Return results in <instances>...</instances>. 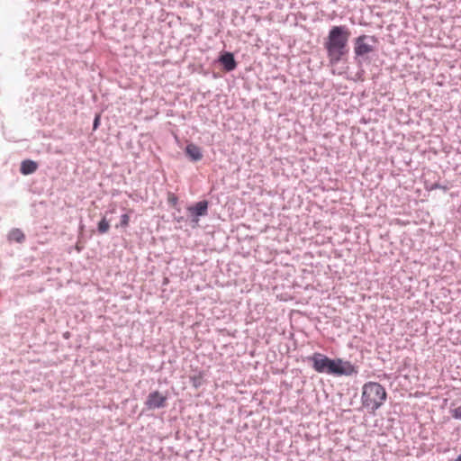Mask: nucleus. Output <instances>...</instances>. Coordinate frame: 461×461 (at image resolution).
I'll list each match as a JSON object with an SVG mask.
<instances>
[{"mask_svg": "<svg viewBox=\"0 0 461 461\" xmlns=\"http://www.w3.org/2000/svg\"><path fill=\"white\" fill-rule=\"evenodd\" d=\"M351 32L346 25L332 26L323 43L330 65L339 64L348 53Z\"/></svg>", "mask_w": 461, "mask_h": 461, "instance_id": "obj_1", "label": "nucleus"}, {"mask_svg": "<svg viewBox=\"0 0 461 461\" xmlns=\"http://www.w3.org/2000/svg\"><path fill=\"white\" fill-rule=\"evenodd\" d=\"M387 393L383 385L376 382H367L362 387L361 402L369 413L375 411L384 403Z\"/></svg>", "mask_w": 461, "mask_h": 461, "instance_id": "obj_2", "label": "nucleus"}, {"mask_svg": "<svg viewBox=\"0 0 461 461\" xmlns=\"http://www.w3.org/2000/svg\"><path fill=\"white\" fill-rule=\"evenodd\" d=\"M378 40L374 35L362 34L354 40L355 60L361 65L365 56L375 51Z\"/></svg>", "mask_w": 461, "mask_h": 461, "instance_id": "obj_3", "label": "nucleus"}, {"mask_svg": "<svg viewBox=\"0 0 461 461\" xmlns=\"http://www.w3.org/2000/svg\"><path fill=\"white\" fill-rule=\"evenodd\" d=\"M306 360L312 364V368L317 373L332 375L333 358H330L322 353L315 352L312 356H308Z\"/></svg>", "mask_w": 461, "mask_h": 461, "instance_id": "obj_4", "label": "nucleus"}, {"mask_svg": "<svg viewBox=\"0 0 461 461\" xmlns=\"http://www.w3.org/2000/svg\"><path fill=\"white\" fill-rule=\"evenodd\" d=\"M209 202L202 200L187 207L188 218L193 228L199 223V218L208 214Z\"/></svg>", "mask_w": 461, "mask_h": 461, "instance_id": "obj_5", "label": "nucleus"}, {"mask_svg": "<svg viewBox=\"0 0 461 461\" xmlns=\"http://www.w3.org/2000/svg\"><path fill=\"white\" fill-rule=\"evenodd\" d=\"M332 375L334 376H351L357 375V366L352 365L349 361L343 360L342 358H333Z\"/></svg>", "mask_w": 461, "mask_h": 461, "instance_id": "obj_6", "label": "nucleus"}, {"mask_svg": "<svg viewBox=\"0 0 461 461\" xmlns=\"http://www.w3.org/2000/svg\"><path fill=\"white\" fill-rule=\"evenodd\" d=\"M167 396L158 391H154L149 393L145 401V406L148 410L165 408L167 406Z\"/></svg>", "mask_w": 461, "mask_h": 461, "instance_id": "obj_7", "label": "nucleus"}, {"mask_svg": "<svg viewBox=\"0 0 461 461\" xmlns=\"http://www.w3.org/2000/svg\"><path fill=\"white\" fill-rule=\"evenodd\" d=\"M218 62L226 72L235 70L238 65L235 60L234 54L230 51L221 52L218 58Z\"/></svg>", "mask_w": 461, "mask_h": 461, "instance_id": "obj_8", "label": "nucleus"}, {"mask_svg": "<svg viewBox=\"0 0 461 461\" xmlns=\"http://www.w3.org/2000/svg\"><path fill=\"white\" fill-rule=\"evenodd\" d=\"M185 151L186 156L192 161H199L203 158V153L200 147L194 143L187 144Z\"/></svg>", "mask_w": 461, "mask_h": 461, "instance_id": "obj_9", "label": "nucleus"}, {"mask_svg": "<svg viewBox=\"0 0 461 461\" xmlns=\"http://www.w3.org/2000/svg\"><path fill=\"white\" fill-rule=\"evenodd\" d=\"M38 169V163L32 159H24L21 163L20 172L24 175L33 174Z\"/></svg>", "mask_w": 461, "mask_h": 461, "instance_id": "obj_10", "label": "nucleus"}, {"mask_svg": "<svg viewBox=\"0 0 461 461\" xmlns=\"http://www.w3.org/2000/svg\"><path fill=\"white\" fill-rule=\"evenodd\" d=\"M8 239L22 243L25 240V235L20 229H13L8 234Z\"/></svg>", "mask_w": 461, "mask_h": 461, "instance_id": "obj_11", "label": "nucleus"}, {"mask_svg": "<svg viewBox=\"0 0 461 461\" xmlns=\"http://www.w3.org/2000/svg\"><path fill=\"white\" fill-rule=\"evenodd\" d=\"M189 380H190L192 385L195 389H198L199 387H201L203 384V382H204L203 372H198L197 374L190 375Z\"/></svg>", "mask_w": 461, "mask_h": 461, "instance_id": "obj_12", "label": "nucleus"}, {"mask_svg": "<svg viewBox=\"0 0 461 461\" xmlns=\"http://www.w3.org/2000/svg\"><path fill=\"white\" fill-rule=\"evenodd\" d=\"M110 229V223L106 220L105 217H103L102 220L98 222L97 231L99 234L107 233Z\"/></svg>", "mask_w": 461, "mask_h": 461, "instance_id": "obj_13", "label": "nucleus"}, {"mask_svg": "<svg viewBox=\"0 0 461 461\" xmlns=\"http://www.w3.org/2000/svg\"><path fill=\"white\" fill-rule=\"evenodd\" d=\"M129 221L130 216L127 213H124L121 216L120 224L116 227L118 228L120 226L122 228H126L129 225Z\"/></svg>", "mask_w": 461, "mask_h": 461, "instance_id": "obj_14", "label": "nucleus"}, {"mask_svg": "<svg viewBox=\"0 0 461 461\" xmlns=\"http://www.w3.org/2000/svg\"><path fill=\"white\" fill-rule=\"evenodd\" d=\"M450 413L454 419L461 420V405L456 409L450 410Z\"/></svg>", "mask_w": 461, "mask_h": 461, "instance_id": "obj_15", "label": "nucleus"}, {"mask_svg": "<svg viewBox=\"0 0 461 461\" xmlns=\"http://www.w3.org/2000/svg\"><path fill=\"white\" fill-rule=\"evenodd\" d=\"M177 203H178L177 196L175 195L174 194H170L168 196V203L171 204L172 206L176 207L177 205Z\"/></svg>", "mask_w": 461, "mask_h": 461, "instance_id": "obj_16", "label": "nucleus"}, {"mask_svg": "<svg viewBox=\"0 0 461 461\" xmlns=\"http://www.w3.org/2000/svg\"><path fill=\"white\" fill-rule=\"evenodd\" d=\"M429 190H435V189H443V190H447V187L446 186H443L441 185L440 184L438 183H434L432 184L429 187Z\"/></svg>", "mask_w": 461, "mask_h": 461, "instance_id": "obj_17", "label": "nucleus"}, {"mask_svg": "<svg viewBox=\"0 0 461 461\" xmlns=\"http://www.w3.org/2000/svg\"><path fill=\"white\" fill-rule=\"evenodd\" d=\"M99 124H100V115L97 114L95 117V120H94V122H93V129L96 130L98 128Z\"/></svg>", "mask_w": 461, "mask_h": 461, "instance_id": "obj_18", "label": "nucleus"}, {"mask_svg": "<svg viewBox=\"0 0 461 461\" xmlns=\"http://www.w3.org/2000/svg\"><path fill=\"white\" fill-rule=\"evenodd\" d=\"M175 220L177 221V222H181L183 220H184V217L180 216V217H175Z\"/></svg>", "mask_w": 461, "mask_h": 461, "instance_id": "obj_19", "label": "nucleus"}, {"mask_svg": "<svg viewBox=\"0 0 461 461\" xmlns=\"http://www.w3.org/2000/svg\"><path fill=\"white\" fill-rule=\"evenodd\" d=\"M455 461H461V455L457 456V458Z\"/></svg>", "mask_w": 461, "mask_h": 461, "instance_id": "obj_20", "label": "nucleus"}]
</instances>
